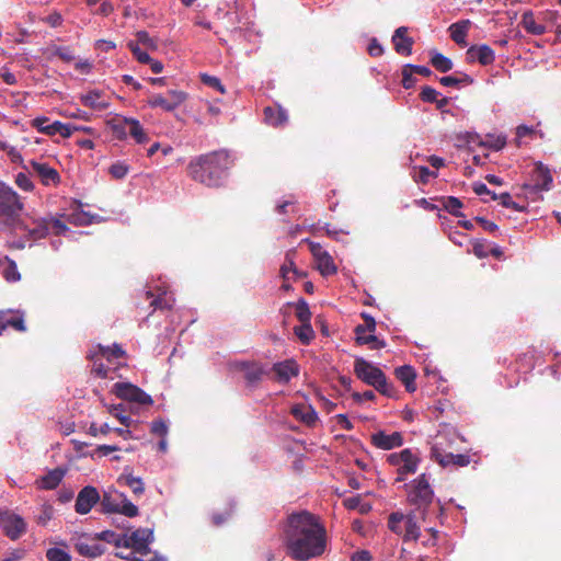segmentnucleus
<instances>
[{"label":"nucleus","mask_w":561,"mask_h":561,"mask_svg":"<svg viewBox=\"0 0 561 561\" xmlns=\"http://www.w3.org/2000/svg\"><path fill=\"white\" fill-rule=\"evenodd\" d=\"M284 543L291 559L308 561L321 557L327 551L329 536L318 515L300 511L287 516Z\"/></svg>","instance_id":"nucleus-1"},{"label":"nucleus","mask_w":561,"mask_h":561,"mask_svg":"<svg viewBox=\"0 0 561 561\" xmlns=\"http://www.w3.org/2000/svg\"><path fill=\"white\" fill-rule=\"evenodd\" d=\"M232 160L227 150H214L198 154L190 160L186 167L187 176L207 187H220L228 176Z\"/></svg>","instance_id":"nucleus-2"},{"label":"nucleus","mask_w":561,"mask_h":561,"mask_svg":"<svg viewBox=\"0 0 561 561\" xmlns=\"http://www.w3.org/2000/svg\"><path fill=\"white\" fill-rule=\"evenodd\" d=\"M405 486L408 492V502L411 505H414L420 511L422 518H424L427 507L434 500V491L431 486L428 477L426 473H422Z\"/></svg>","instance_id":"nucleus-3"},{"label":"nucleus","mask_w":561,"mask_h":561,"mask_svg":"<svg viewBox=\"0 0 561 561\" xmlns=\"http://www.w3.org/2000/svg\"><path fill=\"white\" fill-rule=\"evenodd\" d=\"M389 465L397 467L396 482H402L409 474H414L417 471L421 462L420 454L411 448L402 449L399 453H392L387 456Z\"/></svg>","instance_id":"nucleus-4"},{"label":"nucleus","mask_w":561,"mask_h":561,"mask_svg":"<svg viewBox=\"0 0 561 561\" xmlns=\"http://www.w3.org/2000/svg\"><path fill=\"white\" fill-rule=\"evenodd\" d=\"M388 527L394 534L402 536L404 541L416 540L420 536V527L416 516L394 512L388 518Z\"/></svg>","instance_id":"nucleus-5"},{"label":"nucleus","mask_w":561,"mask_h":561,"mask_svg":"<svg viewBox=\"0 0 561 561\" xmlns=\"http://www.w3.org/2000/svg\"><path fill=\"white\" fill-rule=\"evenodd\" d=\"M23 209L19 194L7 183L0 181V218L13 219Z\"/></svg>","instance_id":"nucleus-6"},{"label":"nucleus","mask_w":561,"mask_h":561,"mask_svg":"<svg viewBox=\"0 0 561 561\" xmlns=\"http://www.w3.org/2000/svg\"><path fill=\"white\" fill-rule=\"evenodd\" d=\"M533 184L525 183L523 190L526 195H535L542 191H550L553 183L552 174L548 167L537 162L533 172Z\"/></svg>","instance_id":"nucleus-7"},{"label":"nucleus","mask_w":561,"mask_h":561,"mask_svg":"<svg viewBox=\"0 0 561 561\" xmlns=\"http://www.w3.org/2000/svg\"><path fill=\"white\" fill-rule=\"evenodd\" d=\"M153 540V533L148 528H139L129 536H123V547L131 548L140 554L149 552V543Z\"/></svg>","instance_id":"nucleus-8"},{"label":"nucleus","mask_w":561,"mask_h":561,"mask_svg":"<svg viewBox=\"0 0 561 561\" xmlns=\"http://www.w3.org/2000/svg\"><path fill=\"white\" fill-rule=\"evenodd\" d=\"M309 244L311 254L317 262V267L322 276H331L336 274L337 267L332 256L325 251L320 243L306 240Z\"/></svg>","instance_id":"nucleus-9"},{"label":"nucleus","mask_w":561,"mask_h":561,"mask_svg":"<svg viewBox=\"0 0 561 561\" xmlns=\"http://www.w3.org/2000/svg\"><path fill=\"white\" fill-rule=\"evenodd\" d=\"M0 526L3 533L12 540L19 539L26 531L24 519L9 511L0 513Z\"/></svg>","instance_id":"nucleus-10"},{"label":"nucleus","mask_w":561,"mask_h":561,"mask_svg":"<svg viewBox=\"0 0 561 561\" xmlns=\"http://www.w3.org/2000/svg\"><path fill=\"white\" fill-rule=\"evenodd\" d=\"M115 393L118 398L140 404H152L151 397L139 387L128 382H116Z\"/></svg>","instance_id":"nucleus-11"},{"label":"nucleus","mask_w":561,"mask_h":561,"mask_svg":"<svg viewBox=\"0 0 561 561\" xmlns=\"http://www.w3.org/2000/svg\"><path fill=\"white\" fill-rule=\"evenodd\" d=\"M354 373L358 379L373 386L383 375V371L368 360L358 357L354 362Z\"/></svg>","instance_id":"nucleus-12"},{"label":"nucleus","mask_w":561,"mask_h":561,"mask_svg":"<svg viewBox=\"0 0 561 561\" xmlns=\"http://www.w3.org/2000/svg\"><path fill=\"white\" fill-rule=\"evenodd\" d=\"M100 500L96 488L87 485L78 493L75 510L78 514H88Z\"/></svg>","instance_id":"nucleus-13"},{"label":"nucleus","mask_w":561,"mask_h":561,"mask_svg":"<svg viewBox=\"0 0 561 561\" xmlns=\"http://www.w3.org/2000/svg\"><path fill=\"white\" fill-rule=\"evenodd\" d=\"M30 167L41 183L45 186L58 185L60 183V175L55 168H51L48 163L38 162L36 160L30 161Z\"/></svg>","instance_id":"nucleus-14"},{"label":"nucleus","mask_w":561,"mask_h":561,"mask_svg":"<svg viewBox=\"0 0 561 561\" xmlns=\"http://www.w3.org/2000/svg\"><path fill=\"white\" fill-rule=\"evenodd\" d=\"M370 442L378 449L390 450L403 445V436L400 432L387 434L378 431L370 436Z\"/></svg>","instance_id":"nucleus-15"},{"label":"nucleus","mask_w":561,"mask_h":561,"mask_svg":"<svg viewBox=\"0 0 561 561\" xmlns=\"http://www.w3.org/2000/svg\"><path fill=\"white\" fill-rule=\"evenodd\" d=\"M468 62L478 61L482 66L492 65L495 60L494 50L486 44L472 45L466 51Z\"/></svg>","instance_id":"nucleus-16"},{"label":"nucleus","mask_w":561,"mask_h":561,"mask_svg":"<svg viewBox=\"0 0 561 561\" xmlns=\"http://www.w3.org/2000/svg\"><path fill=\"white\" fill-rule=\"evenodd\" d=\"M432 458L442 467H448L450 465L456 467H466L470 463L469 455L443 453L437 446L432 448Z\"/></svg>","instance_id":"nucleus-17"},{"label":"nucleus","mask_w":561,"mask_h":561,"mask_svg":"<svg viewBox=\"0 0 561 561\" xmlns=\"http://www.w3.org/2000/svg\"><path fill=\"white\" fill-rule=\"evenodd\" d=\"M408 31L407 26H400L392 35L394 50L402 56H410L414 44V39L408 35Z\"/></svg>","instance_id":"nucleus-18"},{"label":"nucleus","mask_w":561,"mask_h":561,"mask_svg":"<svg viewBox=\"0 0 561 561\" xmlns=\"http://www.w3.org/2000/svg\"><path fill=\"white\" fill-rule=\"evenodd\" d=\"M240 369L244 373V379L249 386H256L268 374L263 365L255 362H243L240 364Z\"/></svg>","instance_id":"nucleus-19"},{"label":"nucleus","mask_w":561,"mask_h":561,"mask_svg":"<svg viewBox=\"0 0 561 561\" xmlns=\"http://www.w3.org/2000/svg\"><path fill=\"white\" fill-rule=\"evenodd\" d=\"M279 382H288L293 377L299 374V367L294 359L275 363L272 367Z\"/></svg>","instance_id":"nucleus-20"},{"label":"nucleus","mask_w":561,"mask_h":561,"mask_svg":"<svg viewBox=\"0 0 561 561\" xmlns=\"http://www.w3.org/2000/svg\"><path fill=\"white\" fill-rule=\"evenodd\" d=\"M65 474H66V469L60 468V467L55 468L53 470H49L42 478H39L36 481V484L39 489H43V490H54L60 484Z\"/></svg>","instance_id":"nucleus-21"},{"label":"nucleus","mask_w":561,"mask_h":561,"mask_svg":"<svg viewBox=\"0 0 561 561\" xmlns=\"http://www.w3.org/2000/svg\"><path fill=\"white\" fill-rule=\"evenodd\" d=\"M290 413L293 414V416L296 420H298L309 426L313 425L318 420L317 412L309 404H304V403L295 404L291 407Z\"/></svg>","instance_id":"nucleus-22"},{"label":"nucleus","mask_w":561,"mask_h":561,"mask_svg":"<svg viewBox=\"0 0 561 561\" xmlns=\"http://www.w3.org/2000/svg\"><path fill=\"white\" fill-rule=\"evenodd\" d=\"M394 376L399 379L408 392H414L416 390V371L410 365H403L394 369Z\"/></svg>","instance_id":"nucleus-23"},{"label":"nucleus","mask_w":561,"mask_h":561,"mask_svg":"<svg viewBox=\"0 0 561 561\" xmlns=\"http://www.w3.org/2000/svg\"><path fill=\"white\" fill-rule=\"evenodd\" d=\"M264 119L267 125L282 127L288 121L287 112L280 106H267L264 108Z\"/></svg>","instance_id":"nucleus-24"},{"label":"nucleus","mask_w":561,"mask_h":561,"mask_svg":"<svg viewBox=\"0 0 561 561\" xmlns=\"http://www.w3.org/2000/svg\"><path fill=\"white\" fill-rule=\"evenodd\" d=\"M470 26V20H460L456 23H453L448 28L451 39L461 47L467 46L468 43L466 38Z\"/></svg>","instance_id":"nucleus-25"},{"label":"nucleus","mask_w":561,"mask_h":561,"mask_svg":"<svg viewBox=\"0 0 561 561\" xmlns=\"http://www.w3.org/2000/svg\"><path fill=\"white\" fill-rule=\"evenodd\" d=\"M75 548L80 556L87 558H98L105 552L104 546L95 542H88L84 540H79L75 545Z\"/></svg>","instance_id":"nucleus-26"},{"label":"nucleus","mask_w":561,"mask_h":561,"mask_svg":"<svg viewBox=\"0 0 561 561\" xmlns=\"http://www.w3.org/2000/svg\"><path fill=\"white\" fill-rule=\"evenodd\" d=\"M80 100H81V103L84 106H88V107H90L92 110L103 111V110H106L108 107V102H106L102 98V93L100 91H96V90L90 91L87 94H82L80 96Z\"/></svg>","instance_id":"nucleus-27"},{"label":"nucleus","mask_w":561,"mask_h":561,"mask_svg":"<svg viewBox=\"0 0 561 561\" xmlns=\"http://www.w3.org/2000/svg\"><path fill=\"white\" fill-rule=\"evenodd\" d=\"M129 117L117 116L107 122L110 129L114 137L118 140H124L127 137V129L129 130Z\"/></svg>","instance_id":"nucleus-28"},{"label":"nucleus","mask_w":561,"mask_h":561,"mask_svg":"<svg viewBox=\"0 0 561 561\" xmlns=\"http://www.w3.org/2000/svg\"><path fill=\"white\" fill-rule=\"evenodd\" d=\"M520 24L527 33L533 35H542L546 32L545 25L536 22L531 11H526L523 13Z\"/></svg>","instance_id":"nucleus-29"},{"label":"nucleus","mask_w":561,"mask_h":561,"mask_svg":"<svg viewBox=\"0 0 561 561\" xmlns=\"http://www.w3.org/2000/svg\"><path fill=\"white\" fill-rule=\"evenodd\" d=\"M49 118L46 116H38L32 119L31 126L36 128L39 133L47 135V136H54L57 134V126L59 124V121H55L51 124H48Z\"/></svg>","instance_id":"nucleus-30"},{"label":"nucleus","mask_w":561,"mask_h":561,"mask_svg":"<svg viewBox=\"0 0 561 561\" xmlns=\"http://www.w3.org/2000/svg\"><path fill=\"white\" fill-rule=\"evenodd\" d=\"M146 299L150 300L149 306L153 310H164V309H171L173 300L167 296L165 293L162 295H159L158 297H154L152 291L147 290L145 293Z\"/></svg>","instance_id":"nucleus-31"},{"label":"nucleus","mask_w":561,"mask_h":561,"mask_svg":"<svg viewBox=\"0 0 561 561\" xmlns=\"http://www.w3.org/2000/svg\"><path fill=\"white\" fill-rule=\"evenodd\" d=\"M128 124V134L135 139L137 144H147L149 141V136L138 119L129 117Z\"/></svg>","instance_id":"nucleus-32"},{"label":"nucleus","mask_w":561,"mask_h":561,"mask_svg":"<svg viewBox=\"0 0 561 561\" xmlns=\"http://www.w3.org/2000/svg\"><path fill=\"white\" fill-rule=\"evenodd\" d=\"M431 65L439 72H447L454 67L451 59L438 51L432 53Z\"/></svg>","instance_id":"nucleus-33"},{"label":"nucleus","mask_w":561,"mask_h":561,"mask_svg":"<svg viewBox=\"0 0 561 561\" xmlns=\"http://www.w3.org/2000/svg\"><path fill=\"white\" fill-rule=\"evenodd\" d=\"M47 51L49 53V58L58 57L65 62H71L75 60L73 50L68 46L53 45L47 48Z\"/></svg>","instance_id":"nucleus-34"},{"label":"nucleus","mask_w":561,"mask_h":561,"mask_svg":"<svg viewBox=\"0 0 561 561\" xmlns=\"http://www.w3.org/2000/svg\"><path fill=\"white\" fill-rule=\"evenodd\" d=\"M442 205L445 210L456 217H463V214L460 211L462 208V202L455 196H447L442 198Z\"/></svg>","instance_id":"nucleus-35"},{"label":"nucleus","mask_w":561,"mask_h":561,"mask_svg":"<svg viewBox=\"0 0 561 561\" xmlns=\"http://www.w3.org/2000/svg\"><path fill=\"white\" fill-rule=\"evenodd\" d=\"M98 347L99 353L107 360H112V358H123L126 356V352L117 343H114L112 346H103L99 344Z\"/></svg>","instance_id":"nucleus-36"},{"label":"nucleus","mask_w":561,"mask_h":561,"mask_svg":"<svg viewBox=\"0 0 561 561\" xmlns=\"http://www.w3.org/2000/svg\"><path fill=\"white\" fill-rule=\"evenodd\" d=\"M356 343L359 345L369 344L371 350H380L386 347V342L379 340L374 333L366 335V333L356 334Z\"/></svg>","instance_id":"nucleus-37"},{"label":"nucleus","mask_w":561,"mask_h":561,"mask_svg":"<svg viewBox=\"0 0 561 561\" xmlns=\"http://www.w3.org/2000/svg\"><path fill=\"white\" fill-rule=\"evenodd\" d=\"M436 171H431L427 167H413L412 178L416 183L427 184L431 178H437Z\"/></svg>","instance_id":"nucleus-38"},{"label":"nucleus","mask_w":561,"mask_h":561,"mask_svg":"<svg viewBox=\"0 0 561 561\" xmlns=\"http://www.w3.org/2000/svg\"><path fill=\"white\" fill-rule=\"evenodd\" d=\"M295 334L302 344H309L314 337V331L310 322L301 323L294 329Z\"/></svg>","instance_id":"nucleus-39"},{"label":"nucleus","mask_w":561,"mask_h":561,"mask_svg":"<svg viewBox=\"0 0 561 561\" xmlns=\"http://www.w3.org/2000/svg\"><path fill=\"white\" fill-rule=\"evenodd\" d=\"M49 232V222L46 219H42L35 224V227L28 230V234L33 240H39L45 238Z\"/></svg>","instance_id":"nucleus-40"},{"label":"nucleus","mask_w":561,"mask_h":561,"mask_svg":"<svg viewBox=\"0 0 561 561\" xmlns=\"http://www.w3.org/2000/svg\"><path fill=\"white\" fill-rule=\"evenodd\" d=\"M295 251H288L285 255V261L280 266L279 273L283 279L290 280V273L296 267L295 261Z\"/></svg>","instance_id":"nucleus-41"},{"label":"nucleus","mask_w":561,"mask_h":561,"mask_svg":"<svg viewBox=\"0 0 561 561\" xmlns=\"http://www.w3.org/2000/svg\"><path fill=\"white\" fill-rule=\"evenodd\" d=\"M296 308V317L301 323L311 321V311L307 301L304 298H300L295 305Z\"/></svg>","instance_id":"nucleus-42"},{"label":"nucleus","mask_w":561,"mask_h":561,"mask_svg":"<svg viewBox=\"0 0 561 561\" xmlns=\"http://www.w3.org/2000/svg\"><path fill=\"white\" fill-rule=\"evenodd\" d=\"M373 387L383 396L393 397L396 394V389L391 382L388 381L386 375L383 374Z\"/></svg>","instance_id":"nucleus-43"},{"label":"nucleus","mask_w":561,"mask_h":561,"mask_svg":"<svg viewBox=\"0 0 561 561\" xmlns=\"http://www.w3.org/2000/svg\"><path fill=\"white\" fill-rule=\"evenodd\" d=\"M148 104L151 107H161L167 112H172L175 110L174 104H171L165 98V95L162 94H153L152 96H150L148 100Z\"/></svg>","instance_id":"nucleus-44"},{"label":"nucleus","mask_w":561,"mask_h":561,"mask_svg":"<svg viewBox=\"0 0 561 561\" xmlns=\"http://www.w3.org/2000/svg\"><path fill=\"white\" fill-rule=\"evenodd\" d=\"M360 316L365 323L358 324L355 328V330H354L355 334H360V333H366V332L374 333L376 331L375 318L366 312H363Z\"/></svg>","instance_id":"nucleus-45"},{"label":"nucleus","mask_w":561,"mask_h":561,"mask_svg":"<svg viewBox=\"0 0 561 561\" xmlns=\"http://www.w3.org/2000/svg\"><path fill=\"white\" fill-rule=\"evenodd\" d=\"M108 412L116 417L121 424H123L126 427H129L131 423V419L126 414V410L123 404L112 405L108 409Z\"/></svg>","instance_id":"nucleus-46"},{"label":"nucleus","mask_w":561,"mask_h":561,"mask_svg":"<svg viewBox=\"0 0 561 561\" xmlns=\"http://www.w3.org/2000/svg\"><path fill=\"white\" fill-rule=\"evenodd\" d=\"M96 539L106 541L108 543H114L115 547H123V536L117 535L112 530H104L95 536Z\"/></svg>","instance_id":"nucleus-47"},{"label":"nucleus","mask_w":561,"mask_h":561,"mask_svg":"<svg viewBox=\"0 0 561 561\" xmlns=\"http://www.w3.org/2000/svg\"><path fill=\"white\" fill-rule=\"evenodd\" d=\"M48 561H71V556L65 550L57 547L49 548L46 551Z\"/></svg>","instance_id":"nucleus-48"},{"label":"nucleus","mask_w":561,"mask_h":561,"mask_svg":"<svg viewBox=\"0 0 561 561\" xmlns=\"http://www.w3.org/2000/svg\"><path fill=\"white\" fill-rule=\"evenodd\" d=\"M480 145L489 147L495 151L501 150L506 145V138L504 136L488 135L485 141H481Z\"/></svg>","instance_id":"nucleus-49"},{"label":"nucleus","mask_w":561,"mask_h":561,"mask_svg":"<svg viewBox=\"0 0 561 561\" xmlns=\"http://www.w3.org/2000/svg\"><path fill=\"white\" fill-rule=\"evenodd\" d=\"M125 484L129 486L135 495H141L145 492V485L140 478L134 476H126L123 478Z\"/></svg>","instance_id":"nucleus-50"},{"label":"nucleus","mask_w":561,"mask_h":561,"mask_svg":"<svg viewBox=\"0 0 561 561\" xmlns=\"http://www.w3.org/2000/svg\"><path fill=\"white\" fill-rule=\"evenodd\" d=\"M127 47L129 48V50L133 53L134 57L140 64L151 61V57L146 51L140 49L138 43H135L134 41H129L127 43Z\"/></svg>","instance_id":"nucleus-51"},{"label":"nucleus","mask_w":561,"mask_h":561,"mask_svg":"<svg viewBox=\"0 0 561 561\" xmlns=\"http://www.w3.org/2000/svg\"><path fill=\"white\" fill-rule=\"evenodd\" d=\"M123 497L122 505L119 506L118 513L127 516V517H135L138 515L139 511L138 507L133 504L130 501H128L123 494H121Z\"/></svg>","instance_id":"nucleus-52"},{"label":"nucleus","mask_w":561,"mask_h":561,"mask_svg":"<svg viewBox=\"0 0 561 561\" xmlns=\"http://www.w3.org/2000/svg\"><path fill=\"white\" fill-rule=\"evenodd\" d=\"M201 81L205 84V85H208L217 91H219L220 93H225L226 92V89L225 87L221 84L219 78L215 77V76H210V75H207V73H202L201 75Z\"/></svg>","instance_id":"nucleus-53"},{"label":"nucleus","mask_w":561,"mask_h":561,"mask_svg":"<svg viewBox=\"0 0 561 561\" xmlns=\"http://www.w3.org/2000/svg\"><path fill=\"white\" fill-rule=\"evenodd\" d=\"M165 98L171 104H174V108H178L187 98V94L179 90H169Z\"/></svg>","instance_id":"nucleus-54"},{"label":"nucleus","mask_w":561,"mask_h":561,"mask_svg":"<svg viewBox=\"0 0 561 561\" xmlns=\"http://www.w3.org/2000/svg\"><path fill=\"white\" fill-rule=\"evenodd\" d=\"M101 505L104 513H118L119 503H117L111 495L104 494L101 500Z\"/></svg>","instance_id":"nucleus-55"},{"label":"nucleus","mask_w":561,"mask_h":561,"mask_svg":"<svg viewBox=\"0 0 561 561\" xmlns=\"http://www.w3.org/2000/svg\"><path fill=\"white\" fill-rule=\"evenodd\" d=\"M15 184L25 192H32L34 190V184L30 176L22 172L16 174Z\"/></svg>","instance_id":"nucleus-56"},{"label":"nucleus","mask_w":561,"mask_h":561,"mask_svg":"<svg viewBox=\"0 0 561 561\" xmlns=\"http://www.w3.org/2000/svg\"><path fill=\"white\" fill-rule=\"evenodd\" d=\"M499 199L501 201V205L506 208H512L516 211H524L525 206H520L519 204L512 201L511 194L505 192L499 195Z\"/></svg>","instance_id":"nucleus-57"},{"label":"nucleus","mask_w":561,"mask_h":561,"mask_svg":"<svg viewBox=\"0 0 561 561\" xmlns=\"http://www.w3.org/2000/svg\"><path fill=\"white\" fill-rule=\"evenodd\" d=\"M136 38H137L136 43H138V45L142 44L144 46H146L147 48H150V49L157 48V42L153 38H151L149 36V33L146 31H138L136 33Z\"/></svg>","instance_id":"nucleus-58"},{"label":"nucleus","mask_w":561,"mask_h":561,"mask_svg":"<svg viewBox=\"0 0 561 561\" xmlns=\"http://www.w3.org/2000/svg\"><path fill=\"white\" fill-rule=\"evenodd\" d=\"M11 327L19 332H25L26 327L24 324L23 314H15L7 318V328Z\"/></svg>","instance_id":"nucleus-59"},{"label":"nucleus","mask_w":561,"mask_h":561,"mask_svg":"<svg viewBox=\"0 0 561 561\" xmlns=\"http://www.w3.org/2000/svg\"><path fill=\"white\" fill-rule=\"evenodd\" d=\"M128 170H129V168L125 163L116 162V163H113L110 167V174L114 179H123V178H125L127 175Z\"/></svg>","instance_id":"nucleus-60"},{"label":"nucleus","mask_w":561,"mask_h":561,"mask_svg":"<svg viewBox=\"0 0 561 561\" xmlns=\"http://www.w3.org/2000/svg\"><path fill=\"white\" fill-rule=\"evenodd\" d=\"M413 71L411 69V67H408V65H405L402 69V85L404 89H411L412 87H414L415 82H416V79L413 77Z\"/></svg>","instance_id":"nucleus-61"},{"label":"nucleus","mask_w":561,"mask_h":561,"mask_svg":"<svg viewBox=\"0 0 561 561\" xmlns=\"http://www.w3.org/2000/svg\"><path fill=\"white\" fill-rule=\"evenodd\" d=\"M438 92L432 87H424L420 93V98L423 102L435 103Z\"/></svg>","instance_id":"nucleus-62"},{"label":"nucleus","mask_w":561,"mask_h":561,"mask_svg":"<svg viewBox=\"0 0 561 561\" xmlns=\"http://www.w3.org/2000/svg\"><path fill=\"white\" fill-rule=\"evenodd\" d=\"M54 510L50 505H43L41 514L36 517L37 524L45 526L53 517Z\"/></svg>","instance_id":"nucleus-63"},{"label":"nucleus","mask_w":561,"mask_h":561,"mask_svg":"<svg viewBox=\"0 0 561 561\" xmlns=\"http://www.w3.org/2000/svg\"><path fill=\"white\" fill-rule=\"evenodd\" d=\"M3 276L8 282H15L20 279V273L18 272L16 264L13 261H10V264L3 271Z\"/></svg>","instance_id":"nucleus-64"}]
</instances>
